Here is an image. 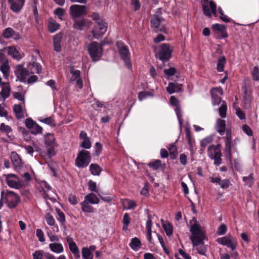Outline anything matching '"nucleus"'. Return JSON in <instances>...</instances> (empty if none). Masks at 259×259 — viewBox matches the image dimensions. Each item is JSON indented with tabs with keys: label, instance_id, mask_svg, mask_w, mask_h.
Returning <instances> with one entry per match:
<instances>
[{
	"label": "nucleus",
	"instance_id": "obj_56",
	"mask_svg": "<svg viewBox=\"0 0 259 259\" xmlns=\"http://www.w3.org/2000/svg\"><path fill=\"white\" fill-rule=\"evenodd\" d=\"M56 211L58 214L59 217L58 218V220L61 222V223L63 224L65 221V215L63 212L60 210V209L57 208Z\"/></svg>",
	"mask_w": 259,
	"mask_h": 259
},
{
	"label": "nucleus",
	"instance_id": "obj_18",
	"mask_svg": "<svg viewBox=\"0 0 259 259\" xmlns=\"http://www.w3.org/2000/svg\"><path fill=\"white\" fill-rule=\"evenodd\" d=\"M2 36L6 39L13 38L15 40H18L20 38L19 34L11 27L6 28L3 31Z\"/></svg>",
	"mask_w": 259,
	"mask_h": 259
},
{
	"label": "nucleus",
	"instance_id": "obj_6",
	"mask_svg": "<svg viewBox=\"0 0 259 259\" xmlns=\"http://www.w3.org/2000/svg\"><path fill=\"white\" fill-rule=\"evenodd\" d=\"M88 51L93 61H96L99 60L102 56V48L99 44L94 41L89 46Z\"/></svg>",
	"mask_w": 259,
	"mask_h": 259
},
{
	"label": "nucleus",
	"instance_id": "obj_27",
	"mask_svg": "<svg viewBox=\"0 0 259 259\" xmlns=\"http://www.w3.org/2000/svg\"><path fill=\"white\" fill-rule=\"evenodd\" d=\"M11 88L8 83H4L3 84L2 90L0 92V95L4 99L8 98L10 95Z\"/></svg>",
	"mask_w": 259,
	"mask_h": 259
},
{
	"label": "nucleus",
	"instance_id": "obj_45",
	"mask_svg": "<svg viewBox=\"0 0 259 259\" xmlns=\"http://www.w3.org/2000/svg\"><path fill=\"white\" fill-rule=\"evenodd\" d=\"M148 165L153 170H157L161 165V161L160 160H155L153 162H149Z\"/></svg>",
	"mask_w": 259,
	"mask_h": 259
},
{
	"label": "nucleus",
	"instance_id": "obj_47",
	"mask_svg": "<svg viewBox=\"0 0 259 259\" xmlns=\"http://www.w3.org/2000/svg\"><path fill=\"white\" fill-rule=\"evenodd\" d=\"M251 76L254 80H259V69L257 66H255L253 67L251 71Z\"/></svg>",
	"mask_w": 259,
	"mask_h": 259
},
{
	"label": "nucleus",
	"instance_id": "obj_62",
	"mask_svg": "<svg viewBox=\"0 0 259 259\" xmlns=\"http://www.w3.org/2000/svg\"><path fill=\"white\" fill-rule=\"evenodd\" d=\"M7 184L9 186L14 188H18L19 186V184L15 181L12 180H8L7 181Z\"/></svg>",
	"mask_w": 259,
	"mask_h": 259
},
{
	"label": "nucleus",
	"instance_id": "obj_11",
	"mask_svg": "<svg viewBox=\"0 0 259 259\" xmlns=\"http://www.w3.org/2000/svg\"><path fill=\"white\" fill-rule=\"evenodd\" d=\"M20 202L19 196L12 191H9L7 194V203L10 208L15 207Z\"/></svg>",
	"mask_w": 259,
	"mask_h": 259
},
{
	"label": "nucleus",
	"instance_id": "obj_12",
	"mask_svg": "<svg viewBox=\"0 0 259 259\" xmlns=\"http://www.w3.org/2000/svg\"><path fill=\"white\" fill-rule=\"evenodd\" d=\"M15 72L19 80L22 82H25L26 77L30 75L27 68H24L22 65L16 67Z\"/></svg>",
	"mask_w": 259,
	"mask_h": 259
},
{
	"label": "nucleus",
	"instance_id": "obj_8",
	"mask_svg": "<svg viewBox=\"0 0 259 259\" xmlns=\"http://www.w3.org/2000/svg\"><path fill=\"white\" fill-rule=\"evenodd\" d=\"M204 14L208 17L211 16V13L217 16V6L212 1L205 0L202 3Z\"/></svg>",
	"mask_w": 259,
	"mask_h": 259
},
{
	"label": "nucleus",
	"instance_id": "obj_55",
	"mask_svg": "<svg viewBox=\"0 0 259 259\" xmlns=\"http://www.w3.org/2000/svg\"><path fill=\"white\" fill-rule=\"evenodd\" d=\"M59 28V24L55 22H51L49 25V29L50 32H54Z\"/></svg>",
	"mask_w": 259,
	"mask_h": 259
},
{
	"label": "nucleus",
	"instance_id": "obj_25",
	"mask_svg": "<svg viewBox=\"0 0 259 259\" xmlns=\"http://www.w3.org/2000/svg\"><path fill=\"white\" fill-rule=\"evenodd\" d=\"M182 84L170 82L168 84V86L166 88V90L168 93L172 94L174 92L181 91L182 90Z\"/></svg>",
	"mask_w": 259,
	"mask_h": 259
},
{
	"label": "nucleus",
	"instance_id": "obj_36",
	"mask_svg": "<svg viewBox=\"0 0 259 259\" xmlns=\"http://www.w3.org/2000/svg\"><path fill=\"white\" fill-rule=\"evenodd\" d=\"M90 170L92 175L94 176L100 175L102 169L97 164H91L90 166Z\"/></svg>",
	"mask_w": 259,
	"mask_h": 259
},
{
	"label": "nucleus",
	"instance_id": "obj_13",
	"mask_svg": "<svg viewBox=\"0 0 259 259\" xmlns=\"http://www.w3.org/2000/svg\"><path fill=\"white\" fill-rule=\"evenodd\" d=\"M217 242L220 244L230 247L233 250L236 249L237 246L236 241L230 236L218 238Z\"/></svg>",
	"mask_w": 259,
	"mask_h": 259
},
{
	"label": "nucleus",
	"instance_id": "obj_5",
	"mask_svg": "<svg viewBox=\"0 0 259 259\" xmlns=\"http://www.w3.org/2000/svg\"><path fill=\"white\" fill-rule=\"evenodd\" d=\"M91 160V157L89 151L84 150L80 151L76 158L75 165L78 167H85L87 166Z\"/></svg>",
	"mask_w": 259,
	"mask_h": 259
},
{
	"label": "nucleus",
	"instance_id": "obj_50",
	"mask_svg": "<svg viewBox=\"0 0 259 259\" xmlns=\"http://www.w3.org/2000/svg\"><path fill=\"white\" fill-rule=\"evenodd\" d=\"M39 120L44 123H45L48 125H50L52 126H54L55 125V123L53 118L51 117L45 118L42 119H40Z\"/></svg>",
	"mask_w": 259,
	"mask_h": 259
},
{
	"label": "nucleus",
	"instance_id": "obj_37",
	"mask_svg": "<svg viewBox=\"0 0 259 259\" xmlns=\"http://www.w3.org/2000/svg\"><path fill=\"white\" fill-rule=\"evenodd\" d=\"M86 20L84 19L75 20L73 24V27L75 29L81 30L85 26Z\"/></svg>",
	"mask_w": 259,
	"mask_h": 259
},
{
	"label": "nucleus",
	"instance_id": "obj_26",
	"mask_svg": "<svg viewBox=\"0 0 259 259\" xmlns=\"http://www.w3.org/2000/svg\"><path fill=\"white\" fill-rule=\"evenodd\" d=\"M216 129L220 135H223L226 129L225 121L223 119H218L217 121Z\"/></svg>",
	"mask_w": 259,
	"mask_h": 259
},
{
	"label": "nucleus",
	"instance_id": "obj_7",
	"mask_svg": "<svg viewBox=\"0 0 259 259\" xmlns=\"http://www.w3.org/2000/svg\"><path fill=\"white\" fill-rule=\"evenodd\" d=\"M87 7L84 5H73L69 8V14L72 18H77L86 15Z\"/></svg>",
	"mask_w": 259,
	"mask_h": 259
},
{
	"label": "nucleus",
	"instance_id": "obj_9",
	"mask_svg": "<svg viewBox=\"0 0 259 259\" xmlns=\"http://www.w3.org/2000/svg\"><path fill=\"white\" fill-rule=\"evenodd\" d=\"M238 139H236L234 140L233 143L232 145L231 142V134L229 131H227L225 141V152L229 158L231 157V148L232 147L234 148L235 145L237 144V142L239 141Z\"/></svg>",
	"mask_w": 259,
	"mask_h": 259
},
{
	"label": "nucleus",
	"instance_id": "obj_43",
	"mask_svg": "<svg viewBox=\"0 0 259 259\" xmlns=\"http://www.w3.org/2000/svg\"><path fill=\"white\" fill-rule=\"evenodd\" d=\"M227 104L225 101L223 102L222 104L219 109L220 116L222 118L226 116Z\"/></svg>",
	"mask_w": 259,
	"mask_h": 259
},
{
	"label": "nucleus",
	"instance_id": "obj_22",
	"mask_svg": "<svg viewBox=\"0 0 259 259\" xmlns=\"http://www.w3.org/2000/svg\"><path fill=\"white\" fill-rule=\"evenodd\" d=\"M66 240L69 244V247L71 251L73 253L76 259L80 257L79 251L75 243L73 241L72 239L70 237L66 238Z\"/></svg>",
	"mask_w": 259,
	"mask_h": 259
},
{
	"label": "nucleus",
	"instance_id": "obj_29",
	"mask_svg": "<svg viewBox=\"0 0 259 259\" xmlns=\"http://www.w3.org/2000/svg\"><path fill=\"white\" fill-rule=\"evenodd\" d=\"M13 110L17 119L24 118V111H23L21 105L19 104L14 105Z\"/></svg>",
	"mask_w": 259,
	"mask_h": 259
},
{
	"label": "nucleus",
	"instance_id": "obj_38",
	"mask_svg": "<svg viewBox=\"0 0 259 259\" xmlns=\"http://www.w3.org/2000/svg\"><path fill=\"white\" fill-rule=\"evenodd\" d=\"M141 245L140 240L136 237L132 239L130 243V247L134 250H138L141 247Z\"/></svg>",
	"mask_w": 259,
	"mask_h": 259
},
{
	"label": "nucleus",
	"instance_id": "obj_17",
	"mask_svg": "<svg viewBox=\"0 0 259 259\" xmlns=\"http://www.w3.org/2000/svg\"><path fill=\"white\" fill-rule=\"evenodd\" d=\"M72 76L70 78L71 81H75L76 84L79 89H81L83 86L82 81L81 79L80 72L79 70L71 69L70 71Z\"/></svg>",
	"mask_w": 259,
	"mask_h": 259
},
{
	"label": "nucleus",
	"instance_id": "obj_21",
	"mask_svg": "<svg viewBox=\"0 0 259 259\" xmlns=\"http://www.w3.org/2000/svg\"><path fill=\"white\" fill-rule=\"evenodd\" d=\"M4 49L8 50V54L11 55L13 58L19 60L23 56V54L21 53L15 47H9L5 48Z\"/></svg>",
	"mask_w": 259,
	"mask_h": 259
},
{
	"label": "nucleus",
	"instance_id": "obj_52",
	"mask_svg": "<svg viewBox=\"0 0 259 259\" xmlns=\"http://www.w3.org/2000/svg\"><path fill=\"white\" fill-rule=\"evenodd\" d=\"M45 219L47 224L50 226H53L55 223V221L53 217L50 213H47L45 216Z\"/></svg>",
	"mask_w": 259,
	"mask_h": 259
},
{
	"label": "nucleus",
	"instance_id": "obj_54",
	"mask_svg": "<svg viewBox=\"0 0 259 259\" xmlns=\"http://www.w3.org/2000/svg\"><path fill=\"white\" fill-rule=\"evenodd\" d=\"M44 251L42 250H36L33 253V259H43Z\"/></svg>",
	"mask_w": 259,
	"mask_h": 259
},
{
	"label": "nucleus",
	"instance_id": "obj_61",
	"mask_svg": "<svg viewBox=\"0 0 259 259\" xmlns=\"http://www.w3.org/2000/svg\"><path fill=\"white\" fill-rule=\"evenodd\" d=\"M0 130L5 132L8 134L12 132V129L11 127L9 126V125H5L4 123L1 124Z\"/></svg>",
	"mask_w": 259,
	"mask_h": 259
},
{
	"label": "nucleus",
	"instance_id": "obj_28",
	"mask_svg": "<svg viewBox=\"0 0 259 259\" xmlns=\"http://www.w3.org/2000/svg\"><path fill=\"white\" fill-rule=\"evenodd\" d=\"M51 250L57 253H60L63 252L64 248L62 245L59 243H53L49 244Z\"/></svg>",
	"mask_w": 259,
	"mask_h": 259
},
{
	"label": "nucleus",
	"instance_id": "obj_16",
	"mask_svg": "<svg viewBox=\"0 0 259 259\" xmlns=\"http://www.w3.org/2000/svg\"><path fill=\"white\" fill-rule=\"evenodd\" d=\"M9 3L11 5V9L15 13H18L22 9L25 0H8Z\"/></svg>",
	"mask_w": 259,
	"mask_h": 259
},
{
	"label": "nucleus",
	"instance_id": "obj_35",
	"mask_svg": "<svg viewBox=\"0 0 259 259\" xmlns=\"http://www.w3.org/2000/svg\"><path fill=\"white\" fill-rule=\"evenodd\" d=\"M90 203H88L87 201L84 200V201L80 203L81 206V210L84 212L87 213H93L94 212V208L90 205Z\"/></svg>",
	"mask_w": 259,
	"mask_h": 259
},
{
	"label": "nucleus",
	"instance_id": "obj_49",
	"mask_svg": "<svg viewBox=\"0 0 259 259\" xmlns=\"http://www.w3.org/2000/svg\"><path fill=\"white\" fill-rule=\"evenodd\" d=\"M213 140V138L211 136H208L203 139L201 141V146L205 148L208 144H210Z\"/></svg>",
	"mask_w": 259,
	"mask_h": 259
},
{
	"label": "nucleus",
	"instance_id": "obj_20",
	"mask_svg": "<svg viewBox=\"0 0 259 259\" xmlns=\"http://www.w3.org/2000/svg\"><path fill=\"white\" fill-rule=\"evenodd\" d=\"M11 159L12 163L16 169H20L22 166L21 159L19 155L16 152H12L11 154Z\"/></svg>",
	"mask_w": 259,
	"mask_h": 259
},
{
	"label": "nucleus",
	"instance_id": "obj_51",
	"mask_svg": "<svg viewBox=\"0 0 259 259\" xmlns=\"http://www.w3.org/2000/svg\"><path fill=\"white\" fill-rule=\"evenodd\" d=\"M5 51V49H4V48L0 50V64L9 62L8 59L4 53Z\"/></svg>",
	"mask_w": 259,
	"mask_h": 259
},
{
	"label": "nucleus",
	"instance_id": "obj_15",
	"mask_svg": "<svg viewBox=\"0 0 259 259\" xmlns=\"http://www.w3.org/2000/svg\"><path fill=\"white\" fill-rule=\"evenodd\" d=\"M161 20L157 15L152 16L151 20V26L155 29L156 31H163L164 30V26L161 24Z\"/></svg>",
	"mask_w": 259,
	"mask_h": 259
},
{
	"label": "nucleus",
	"instance_id": "obj_1",
	"mask_svg": "<svg viewBox=\"0 0 259 259\" xmlns=\"http://www.w3.org/2000/svg\"><path fill=\"white\" fill-rule=\"evenodd\" d=\"M191 236L190 238L193 243L194 249L200 254L206 255L207 245H204V240L206 239L204 231L200 225L196 222L190 228Z\"/></svg>",
	"mask_w": 259,
	"mask_h": 259
},
{
	"label": "nucleus",
	"instance_id": "obj_48",
	"mask_svg": "<svg viewBox=\"0 0 259 259\" xmlns=\"http://www.w3.org/2000/svg\"><path fill=\"white\" fill-rule=\"evenodd\" d=\"M243 180L248 187H251L253 184L252 174H251L248 177H243Z\"/></svg>",
	"mask_w": 259,
	"mask_h": 259
},
{
	"label": "nucleus",
	"instance_id": "obj_53",
	"mask_svg": "<svg viewBox=\"0 0 259 259\" xmlns=\"http://www.w3.org/2000/svg\"><path fill=\"white\" fill-rule=\"evenodd\" d=\"M65 10L61 8H57L55 11L54 14L57 15L61 20H63V16L64 15Z\"/></svg>",
	"mask_w": 259,
	"mask_h": 259
},
{
	"label": "nucleus",
	"instance_id": "obj_34",
	"mask_svg": "<svg viewBox=\"0 0 259 259\" xmlns=\"http://www.w3.org/2000/svg\"><path fill=\"white\" fill-rule=\"evenodd\" d=\"M212 28L214 30L217 31L221 33L223 37H227V34L226 32V27L224 25L215 24L212 25Z\"/></svg>",
	"mask_w": 259,
	"mask_h": 259
},
{
	"label": "nucleus",
	"instance_id": "obj_33",
	"mask_svg": "<svg viewBox=\"0 0 259 259\" xmlns=\"http://www.w3.org/2000/svg\"><path fill=\"white\" fill-rule=\"evenodd\" d=\"M45 144L46 146L57 145L53 134L49 133L45 136Z\"/></svg>",
	"mask_w": 259,
	"mask_h": 259
},
{
	"label": "nucleus",
	"instance_id": "obj_10",
	"mask_svg": "<svg viewBox=\"0 0 259 259\" xmlns=\"http://www.w3.org/2000/svg\"><path fill=\"white\" fill-rule=\"evenodd\" d=\"M171 50L168 44H163L161 46L158 54V58L161 61H167L171 55Z\"/></svg>",
	"mask_w": 259,
	"mask_h": 259
},
{
	"label": "nucleus",
	"instance_id": "obj_42",
	"mask_svg": "<svg viewBox=\"0 0 259 259\" xmlns=\"http://www.w3.org/2000/svg\"><path fill=\"white\" fill-rule=\"evenodd\" d=\"M82 257L84 259H93V255L90 249L87 247H83L82 249Z\"/></svg>",
	"mask_w": 259,
	"mask_h": 259
},
{
	"label": "nucleus",
	"instance_id": "obj_19",
	"mask_svg": "<svg viewBox=\"0 0 259 259\" xmlns=\"http://www.w3.org/2000/svg\"><path fill=\"white\" fill-rule=\"evenodd\" d=\"M170 103L172 105L176 106V112L179 119V123L182 125L183 123L182 114L179 104V101L174 96H171L170 99Z\"/></svg>",
	"mask_w": 259,
	"mask_h": 259
},
{
	"label": "nucleus",
	"instance_id": "obj_24",
	"mask_svg": "<svg viewBox=\"0 0 259 259\" xmlns=\"http://www.w3.org/2000/svg\"><path fill=\"white\" fill-rule=\"evenodd\" d=\"M79 137L82 140L80 147L85 149H90L91 147L92 144L90 138L87 136V134L84 132L82 131L80 133Z\"/></svg>",
	"mask_w": 259,
	"mask_h": 259
},
{
	"label": "nucleus",
	"instance_id": "obj_32",
	"mask_svg": "<svg viewBox=\"0 0 259 259\" xmlns=\"http://www.w3.org/2000/svg\"><path fill=\"white\" fill-rule=\"evenodd\" d=\"M84 200L91 204H98L99 199L94 193H89L84 197Z\"/></svg>",
	"mask_w": 259,
	"mask_h": 259
},
{
	"label": "nucleus",
	"instance_id": "obj_2",
	"mask_svg": "<svg viewBox=\"0 0 259 259\" xmlns=\"http://www.w3.org/2000/svg\"><path fill=\"white\" fill-rule=\"evenodd\" d=\"M93 20L95 21L97 25L95 26L91 33L93 37L98 39L102 36L107 31V24L105 22L100 15L96 12H94L91 15Z\"/></svg>",
	"mask_w": 259,
	"mask_h": 259
},
{
	"label": "nucleus",
	"instance_id": "obj_59",
	"mask_svg": "<svg viewBox=\"0 0 259 259\" xmlns=\"http://www.w3.org/2000/svg\"><path fill=\"white\" fill-rule=\"evenodd\" d=\"M235 113L236 115L238 116V117L240 119H245V116L244 113L243 112V111L240 109L239 107H235Z\"/></svg>",
	"mask_w": 259,
	"mask_h": 259
},
{
	"label": "nucleus",
	"instance_id": "obj_46",
	"mask_svg": "<svg viewBox=\"0 0 259 259\" xmlns=\"http://www.w3.org/2000/svg\"><path fill=\"white\" fill-rule=\"evenodd\" d=\"M225 63V58L224 57H221L218 61L217 64V70L219 72L223 71L224 65Z\"/></svg>",
	"mask_w": 259,
	"mask_h": 259
},
{
	"label": "nucleus",
	"instance_id": "obj_60",
	"mask_svg": "<svg viewBox=\"0 0 259 259\" xmlns=\"http://www.w3.org/2000/svg\"><path fill=\"white\" fill-rule=\"evenodd\" d=\"M36 236L38 237L39 241L40 242H44L45 239L44 238V234L42 231L41 229H37L36 230Z\"/></svg>",
	"mask_w": 259,
	"mask_h": 259
},
{
	"label": "nucleus",
	"instance_id": "obj_30",
	"mask_svg": "<svg viewBox=\"0 0 259 259\" xmlns=\"http://www.w3.org/2000/svg\"><path fill=\"white\" fill-rule=\"evenodd\" d=\"M62 38V35L61 34L56 35L54 38V49L56 52H60L61 49L60 42Z\"/></svg>",
	"mask_w": 259,
	"mask_h": 259
},
{
	"label": "nucleus",
	"instance_id": "obj_63",
	"mask_svg": "<svg viewBox=\"0 0 259 259\" xmlns=\"http://www.w3.org/2000/svg\"><path fill=\"white\" fill-rule=\"evenodd\" d=\"M164 72L166 75L170 76L175 74L176 70L175 68H169L168 69H165Z\"/></svg>",
	"mask_w": 259,
	"mask_h": 259
},
{
	"label": "nucleus",
	"instance_id": "obj_14",
	"mask_svg": "<svg viewBox=\"0 0 259 259\" xmlns=\"http://www.w3.org/2000/svg\"><path fill=\"white\" fill-rule=\"evenodd\" d=\"M219 93L221 95H223V92L221 88H213L211 90L212 103L213 105H219L221 102V98L217 94Z\"/></svg>",
	"mask_w": 259,
	"mask_h": 259
},
{
	"label": "nucleus",
	"instance_id": "obj_4",
	"mask_svg": "<svg viewBox=\"0 0 259 259\" xmlns=\"http://www.w3.org/2000/svg\"><path fill=\"white\" fill-rule=\"evenodd\" d=\"M116 46L119 51L121 59L123 60L127 68H130L132 65L130 61V54L127 46L121 41L116 42Z\"/></svg>",
	"mask_w": 259,
	"mask_h": 259
},
{
	"label": "nucleus",
	"instance_id": "obj_23",
	"mask_svg": "<svg viewBox=\"0 0 259 259\" xmlns=\"http://www.w3.org/2000/svg\"><path fill=\"white\" fill-rule=\"evenodd\" d=\"M27 68L29 74L39 73L41 70V67L39 64L34 61L29 63Z\"/></svg>",
	"mask_w": 259,
	"mask_h": 259
},
{
	"label": "nucleus",
	"instance_id": "obj_41",
	"mask_svg": "<svg viewBox=\"0 0 259 259\" xmlns=\"http://www.w3.org/2000/svg\"><path fill=\"white\" fill-rule=\"evenodd\" d=\"M162 226L166 232L167 236H170L172 234V226L169 223H163V220H161Z\"/></svg>",
	"mask_w": 259,
	"mask_h": 259
},
{
	"label": "nucleus",
	"instance_id": "obj_3",
	"mask_svg": "<svg viewBox=\"0 0 259 259\" xmlns=\"http://www.w3.org/2000/svg\"><path fill=\"white\" fill-rule=\"evenodd\" d=\"M207 152L209 157L214 160V164L219 165L222 163V154L221 152V146L220 145H211L208 146Z\"/></svg>",
	"mask_w": 259,
	"mask_h": 259
},
{
	"label": "nucleus",
	"instance_id": "obj_44",
	"mask_svg": "<svg viewBox=\"0 0 259 259\" xmlns=\"http://www.w3.org/2000/svg\"><path fill=\"white\" fill-rule=\"evenodd\" d=\"M122 222L123 224V230H126L127 229V226L131 222V218L127 213L124 214Z\"/></svg>",
	"mask_w": 259,
	"mask_h": 259
},
{
	"label": "nucleus",
	"instance_id": "obj_39",
	"mask_svg": "<svg viewBox=\"0 0 259 259\" xmlns=\"http://www.w3.org/2000/svg\"><path fill=\"white\" fill-rule=\"evenodd\" d=\"M0 69L5 77L7 78L9 76L10 66L9 62L1 64Z\"/></svg>",
	"mask_w": 259,
	"mask_h": 259
},
{
	"label": "nucleus",
	"instance_id": "obj_64",
	"mask_svg": "<svg viewBox=\"0 0 259 259\" xmlns=\"http://www.w3.org/2000/svg\"><path fill=\"white\" fill-rule=\"evenodd\" d=\"M36 123L31 118H27L25 120V125L28 128H32Z\"/></svg>",
	"mask_w": 259,
	"mask_h": 259
},
{
	"label": "nucleus",
	"instance_id": "obj_58",
	"mask_svg": "<svg viewBox=\"0 0 259 259\" xmlns=\"http://www.w3.org/2000/svg\"><path fill=\"white\" fill-rule=\"evenodd\" d=\"M56 146V145L47 146L48 147L47 154L49 157H51L55 155V152L54 148Z\"/></svg>",
	"mask_w": 259,
	"mask_h": 259
},
{
	"label": "nucleus",
	"instance_id": "obj_57",
	"mask_svg": "<svg viewBox=\"0 0 259 259\" xmlns=\"http://www.w3.org/2000/svg\"><path fill=\"white\" fill-rule=\"evenodd\" d=\"M32 129V133L34 134L41 133L42 131V128L37 123L34 125Z\"/></svg>",
	"mask_w": 259,
	"mask_h": 259
},
{
	"label": "nucleus",
	"instance_id": "obj_31",
	"mask_svg": "<svg viewBox=\"0 0 259 259\" xmlns=\"http://www.w3.org/2000/svg\"><path fill=\"white\" fill-rule=\"evenodd\" d=\"M121 203L124 209H133L136 206V202L130 199L121 200Z\"/></svg>",
	"mask_w": 259,
	"mask_h": 259
},
{
	"label": "nucleus",
	"instance_id": "obj_40",
	"mask_svg": "<svg viewBox=\"0 0 259 259\" xmlns=\"http://www.w3.org/2000/svg\"><path fill=\"white\" fill-rule=\"evenodd\" d=\"M170 158L172 159L176 158L178 154L177 147L174 144H170L168 147Z\"/></svg>",
	"mask_w": 259,
	"mask_h": 259
}]
</instances>
